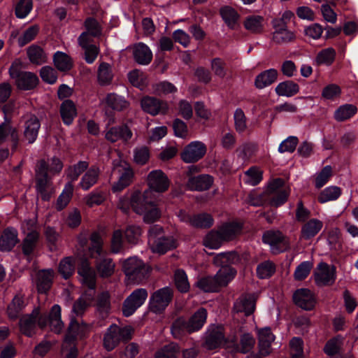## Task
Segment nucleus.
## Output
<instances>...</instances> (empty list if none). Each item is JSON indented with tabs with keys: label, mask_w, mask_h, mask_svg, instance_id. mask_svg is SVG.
I'll return each instance as SVG.
<instances>
[{
	"label": "nucleus",
	"mask_w": 358,
	"mask_h": 358,
	"mask_svg": "<svg viewBox=\"0 0 358 358\" xmlns=\"http://www.w3.org/2000/svg\"><path fill=\"white\" fill-rule=\"evenodd\" d=\"M175 284L181 292H187L189 289L187 276L183 270L178 269L175 273Z\"/></svg>",
	"instance_id": "nucleus-61"
},
{
	"label": "nucleus",
	"mask_w": 358,
	"mask_h": 358,
	"mask_svg": "<svg viewBox=\"0 0 358 358\" xmlns=\"http://www.w3.org/2000/svg\"><path fill=\"white\" fill-rule=\"evenodd\" d=\"M55 66L61 71H66L72 67L71 59L62 52H55L53 58Z\"/></svg>",
	"instance_id": "nucleus-50"
},
{
	"label": "nucleus",
	"mask_w": 358,
	"mask_h": 358,
	"mask_svg": "<svg viewBox=\"0 0 358 358\" xmlns=\"http://www.w3.org/2000/svg\"><path fill=\"white\" fill-rule=\"evenodd\" d=\"M188 323L183 317L176 320L171 329L172 336L176 339H180L188 333Z\"/></svg>",
	"instance_id": "nucleus-49"
},
{
	"label": "nucleus",
	"mask_w": 358,
	"mask_h": 358,
	"mask_svg": "<svg viewBox=\"0 0 358 358\" xmlns=\"http://www.w3.org/2000/svg\"><path fill=\"white\" fill-rule=\"evenodd\" d=\"M48 166L45 161H41L36 169V189L43 200H48L50 197L45 193V189L48 185Z\"/></svg>",
	"instance_id": "nucleus-20"
},
{
	"label": "nucleus",
	"mask_w": 358,
	"mask_h": 358,
	"mask_svg": "<svg viewBox=\"0 0 358 358\" xmlns=\"http://www.w3.org/2000/svg\"><path fill=\"white\" fill-rule=\"evenodd\" d=\"M26 305L27 303L23 296H15L8 307V317L11 319L17 318Z\"/></svg>",
	"instance_id": "nucleus-48"
},
{
	"label": "nucleus",
	"mask_w": 358,
	"mask_h": 358,
	"mask_svg": "<svg viewBox=\"0 0 358 358\" xmlns=\"http://www.w3.org/2000/svg\"><path fill=\"white\" fill-rule=\"evenodd\" d=\"M259 352L263 356L268 355L271 352V345L275 339L270 328L265 327L258 331Z\"/></svg>",
	"instance_id": "nucleus-24"
},
{
	"label": "nucleus",
	"mask_w": 358,
	"mask_h": 358,
	"mask_svg": "<svg viewBox=\"0 0 358 358\" xmlns=\"http://www.w3.org/2000/svg\"><path fill=\"white\" fill-rule=\"evenodd\" d=\"M114 74L112 66L106 62L99 64L97 69V80L102 86L108 85L112 83Z\"/></svg>",
	"instance_id": "nucleus-34"
},
{
	"label": "nucleus",
	"mask_w": 358,
	"mask_h": 358,
	"mask_svg": "<svg viewBox=\"0 0 358 358\" xmlns=\"http://www.w3.org/2000/svg\"><path fill=\"white\" fill-rule=\"evenodd\" d=\"M267 191L273 194L270 203L275 207L282 205L290 193L289 188L284 185V181L280 178H276L270 182Z\"/></svg>",
	"instance_id": "nucleus-11"
},
{
	"label": "nucleus",
	"mask_w": 358,
	"mask_h": 358,
	"mask_svg": "<svg viewBox=\"0 0 358 358\" xmlns=\"http://www.w3.org/2000/svg\"><path fill=\"white\" fill-rule=\"evenodd\" d=\"M255 343V338L251 334H244L241 338L240 345H238L236 341L231 340L227 348L231 349V352L247 353L253 348Z\"/></svg>",
	"instance_id": "nucleus-26"
},
{
	"label": "nucleus",
	"mask_w": 358,
	"mask_h": 358,
	"mask_svg": "<svg viewBox=\"0 0 358 358\" xmlns=\"http://www.w3.org/2000/svg\"><path fill=\"white\" fill-rule=\"evenodd\" d=\"M196 286L206 292H216L219 289L216 280L210 276L203 278L198 280Z\"/></svg>",
	"instance_id": "nucleus-64"
},
{
	"label": "nucleus",
	"mask_w": 358,
	"mask_h": 358,
	"mask_svg": "<svg viewBox=\"0 0 358 358\" xmlns=\"http://www.w3.org/2000/svg\"><path fill=\"white\" fill-rule=\"evenodd\" d=\"M148 296V292L144 288H138L133 291L124 302V315L126 317L131 315L145 303Z\"/></svg>",
	"instance_id": "nucleus-12"
},
{
	"label": "nucleus",
	"mask_w": 358,
	"mask_h": 358,
	"mask_svg": "<svg viewBox=\"0 0 358 358\" xmlns=\"http://www.w3.org/2000/svg\"><path fill=\"white\" fill-rule=\"evenodd\" d=\"M91 246L90 248V257L95 259L96 268L101 278H108L115 271V264L113 260L106 257L102 248V239L101 236L95 232L91 236Z\"/></svg>",
	"instance_id": "nucleus-3"
},
{
	"label": "nucleus",
	"mask_w": 358,
	"mask_h": 358,
	"mask_svg": "<svg viewBox=\"0 0 358 358\" xmlns=\"http://www.w3.org/2000/svg\"><path fill=\"white\" fill-rule=\"evenodd\" d=\"M149 188L143 193L136 192L132 197L131 203L134 210L143 217L145 222L150 223L157 220L161 212L157 207V198L154 192L162 193L169 187V180L161 170H154L147 177Z\"/></svg>",
	"instance_id": "nucleus-1"
},
{
	"label": "nucleus",
	"mask_w": 358,
	"mask_h": 358,
	"mask_svg": "<svg viewBox=\"0 0 358 358\" xmlns=\"http://www.w3.org/2000/svg\"><path fill=\"white\" fill-rule=\"evenodd\" d=\"M54 273L52 269H45L38 272L36 283L38 292L45 293L49 290L54 278Z\"/></svg>",
	"instance_id": "nucleus-30"
},
{
	"label": "nucleus",
	"mask_w": 358,
	"mask_h": 358,
	"mask_svg": "<svg viewBox=\"0 0 358 358\" xmlns=\"http://www.w3.org/2000/svg\"><path fill=\"white\" fill-rule=\"evenodd\" d=\"M105 199L104 192L98 190L92 192L84 198L85 203L90 207L101 205Z\"/></svg>",
	"instance_id": "nucleus-62"
},
{
	"label": "nucleus",
	"mask_w": 358,
	"mask_h": 358,
	"mask_svg": "<svg viewBox=\"0 0 358 358\" xmlns=\"http://www.w3.org/2000/svg\"><path fill=\"white\" fill-rule=\"evenodd\" d=\"M243 25L245 29L251 33H261L264 29L265 20L260 15H249L245 17Z\"/></svg>",
	"instance_id": "nucleus-33"
},
{
	"label": "nucleus",
	"mask_w": 358,
	"mask_h": 358,
	"mask_svg": "<svg viewBox=\"0 0 358 358\" xmlns=\"http://www.w3.org/2000/svg\"><path fill=\"white\" fill-rule=\"evenodd\" d=\"M86 34H81L78 38V43L85 50V59L88 64H92L97 57L99 50L95 45H88L85 43Z\"/></svg>",
	"instance_id": "nucleus-38"
},
{
	"label": "nucleus",
	"mask_w": 358,
	"mask_h": 358,
	"mask_svg": "<svg viewBox=\"0 0 358 358\" xmlns=\"http://www.w3.org/2000/svg\"><path fill=\"white\" fill-rule=\"evenodd\" d=\"M128 79L132 85L143 89L147 83V79L144 73L139 70H133L128 73Z\"/></svg>",
	"instance_id": "nucleus-58"
},
{
	"label": "nucleus",
	"mask_w": 358,
	"mask_h": 358,
	"mask_svg": "<svg viewBox=\"0 0 358 358\" xmlns=\"http://www.w3.org/2000/svg\"><path fill=\"white\" fill-rule=\"evenodd\" d=\"M75 271V262L72 257L63 259L59 264V272L61 275L67 279L72 275Z\"/></svg>",
	"instance_id": "nucleus-56"
},
{
	"label": "nucleus",
	"mask_w": 358,
	"mask_h": 358,
	"mask_svg": "<svg viewBox=\"0 0 358 358\" xmlns=\"http://www.w3.org/2000/svg\"><path fill=\"white\" fill-rule=\"evenodd\" d=\"M173 298V292L169 287H164L154 292L149 299L151 312L160 314L164 311Z\"/></svg>",
	"instance_id": "nucleus-9"
},
{
	"label": "nucleus",
	"mask_w": 358,
	"mask_h": 358,
	"mask_svg": "<svg viewBox=\"0 0 358 358\" xmlns=\"http://www.w3.org/2000/svg\"><path fill=\"white\" fill-rule=\"evenodd\" d=\"M132 136L133 134L131 129L124 124L110 127L105 134L106 139L111 143L117 141L126 143L132 138Z\"/></svg>",
	"instance_id": "nucleus-17"
},
{
	"label": "nucleus",
	"mask_w": 358,
	"mask_h": 358,
	"mask_svg": "<svg viewBox=\"0 0 358 358\" xmlns=\"http://www.w3.org/2000/svg\"><path fill=\"white\" fill-rule=\"evenodd\" d=\"M8 138L16 143L18 141V134L16 128L5 119V122L0 124V143Z\"/></svg>",
	"instance_id": "nucleus-42"
},
{
	"label": "nucleus",
	"mask_w": 358,
	"mask_h": 358,
	"mask_svg": "<svg viewBox=\"0 0 358 358\" xmlns=\"http://www.w3.org/2000/svg\"><path fill=\"white\" fill-rule=\"evenodd\" d=\"M255 300L254 295H243L235 302L234 309L237 313H243L245 315H249L255 310Z\"/></svg>",
	"instance_id": "nucleus-25"
},
{
	"label": "nucleus",
	"mask_w": 358,
	"mask_h": 358,
	"mask_svg": "<svg viewBox=\"0 0 358 358\" xmlns=\"http://www.w3.org/2000/svg\"><path fill=\"white\" fill-rule=\"evenodd\" d=\"M262 179V172L257 167H252L245 173L244 181L250 185H257Z\"/></svg>",
	"instance_id": "nucleus-60"
},
{
	"label": "nucleus",
	"mask_w": 358,
	"mask_h": 358,
	"mask_svg": "<svg viewBox=\"0 0 358 358\" xmlns=\"http://www.w3.org/2000/svg\"><path fill=\"white\" fill-rule=\"evenodd\" d=\"M206 152V147L201 141H193L187 145L181 153L182 159L186 163H192L201 159Z\"/></svg>",
	"instance_id": "nucleus-15"
},
{
	"label": "nucleus",
	"mask_w": 358,
	"mask_h": 358,
	"mask_svg": "<svg viewBox=\"0 0 358 358\" xmlns=\"http://www.w3.org/2000/svg\"><path fill=\"white\" fill-rule=\"evenodd\" d=\"M153 92L157 95L172 94L177 92V87L170 82L162 81L152 85Z\"/></svg>",
	"instance_id": "nucleus-59"
},
{
	"label": "nucleus",
	"mask_w": 358,
	"mask_h": 358,
	"mask_svg": "<svg viewBox=\"0 0 358 358\" xmlns=\"http://www.w3.org/2000/svg\"><path fill=\"white\" fill-rule=\"evenodd\" d=\"M50 325L52 331L59 334L63 328L64 323L61 319V307L55 304L50 310L48 318L40 315V310L36 308L30 315H25L20 320V329L22 334L31 336L38 325L41 328Z\"/></svg>",
	"instance_id": "nucleus-2"
},
{
	"label": "nucleus",
	"mask_w": 358,
	"mask_h": 358,
	"mask_svg": "<svg viewBox=\"0 0 358 358\" xmlns=\"http://www.w3.org/2000/svg\"><path fill=\"white\" fill-rule=\"evenodd\" d=\"M40 127V122L35 115H27L24 117V136L29 143L36 141Z\"/></svg>",
	"instance_id": "nucleus-22"
},
{
	"label": "nucleus",
	"mask_w": 358,
	"mask_h": 358,
	"mask_svg": "<svg viewBox=\"0 0 358 358\" xmlns=\"http://www.w3.org/2000/svg\"><path fill=\"white\" fill-rule=\"evenodd\" d=\"M105 102L109 107L116 110H122L129 106V103L124 97L116 94H109L105 98Z\"/></svg>",
	"instance_id": "nucleus-51"
},
{
	"label": "nucleus",
	"mask_w": 358,
	"mask_h": 358,
	"mask_svg": "<svg viewBox=\"0 0 358 358\" xmlns=\"http://www.w3.org/2000/svg\"><path fill=\"white\" fill-rule=\"evenodd\" d=\"M90 327L86 324L80 323L72 320L69 327L68 334L63 343V350H64L66 345L69 343H74L75 339L82 338L88 333Z\"/></svg>",
	"instance_id": "nucleus-18"
},
{
	"label": "nucleus",
	"mask_w": 358,
	"mask_h": 358,
	"mask_svg": "<svg viewBox=\"0 0 358 358\" xmlns=\"http://www.w3.org/2000/svg\"><path fill=\"white\" fill-rule=\"evenodd\" d=\"M100 171L99 168L92 167L88 169L81 178L79 183L80 187L83 190H87L96 183L99 176Z\"/></svg>",
	"instance_id": "nucleus-37"
},
{
	"label": "nucleus",
	"mask_w": 358,
	"mask_h": 358,
	"mask_svg": "<svg viewBox=\"0 0 358 358\" xmlns=\"http://www.w3.org/2000/svg\"><path fill=\"white\" fill-rule=\"evenodd\" d=\"M323 227V222L313 218L306 222L301 227V238L309 240L315 236Z\"/></svg>",
	"instance_id": "nucleus-28"
},
{
	"label": "nucleus",
	"mask_w": 358,
	"mask_h": 358,
	"mask_svg": "<svg viewBox=\"0 0 358 358\" xmlns=\"http://www.w3.org/2000/svg\"><path fill=\"white\" fill-rule=\"evenodd\" d=\"M73 192V185L71 182H67L57 201V208L58 210H62L68 205L72 197Z\"/></svg>",
	"instance_id": "nucleus-54"
},
{
	"label": "nucleus",
	"mask_w": 358,
	"mask_h": 358,
	"mask_svg": "<svg viewBox=\"0 0 358 358\" xmlns=\"http://www.w3.org/2000/svg\"><path fill=\"white\" fill-rule=\"evenodd\" d=\"M224 241L220 231H211L203 239V245L210 249H218Z\"/></svg>",
	"instance_id": "nucleus-52"
},
{
	"label": "nucleus",
	"mask_w": 358,
	"mask_h": 358,
	"mask_svg": "<svg viewBox=\"0 0 358 358\" xmlns=\"http://www.w3.org/2000/svg\"><path fill=\"white\" fill-rule=\"evenodd\" d=\"M263 242L270 246L273 253L287 250L290 247L289 239L279 231L270 230L263 234Z\"/></svg>",
	"instance_id": "nucleus-10"
},
{
	"label": "nucleus",
	"mask_w": 358,
	"mask_h": 358,
	"mask_svg": "<svg viewBox=\"0 0 358 358\" xmlns=\"http://www.w3.org/2000/svg\"><path fill=\"white\" fill-rule=\"evenodd\" d=\"M207 311L205 308H199L188 320V334L199 331L206 322Z\"/></svg>",
	"instance_id": "nucleus-29"
},
{
	"label": "nucleus",
	"mask_w": 358,
	"mask_h": 358,
	"mask_svg": "<svg viewBox=\"0 0 358 358\" xmlns=\"http://www.w3.org/2000/svg\"><path fill=\"white\" fill-rule=\"evenodd\" d=\"M242 226L237 222H230L223 224L219 229L224 241H229L236 237L241 231Z\"/></svg>",
	"instance_id": "nucleus-45"
},
{
	"label": "nucleus",
	"mask_w": 358,
	"mask_h": 358,
	"mask_svg": "<svg viewBox=\"0 0 358 358\" xmlns=\"http://www.w3.org/2000/svg\"><path fill=\"white\" fill-rule=\"evenodd\" d=\"M357 111V108L353 104H343L334 112V118L338 122H343L351 118Z\"/></svg>",
	"instance_id": "nucleus-44"
},
{
	"label": "nucleus",
	"mask_w": 358,
	"mask_h": 358,
	"mask_svg": "<svg viewBox=\"0 0 358 358\" xmlns=\"http://www.w3.org/2000/svg\"><path fill=\"white\" fill-rule=\"evenodd\" d=\"M133 55L135 61L141 65L148 64L152 59L151 50L143 43H138L133 47Z\"/></svg>",
	"instance_id": "nucleus-27"
},
{
	"label": "nucleus",
	"mask_w": 358,
	"mask_h": 358,
	"mask_svg": "<svg viewBox=\"0 0 358 358\" xmlns=\"http://www.w3.org/2000/svg\"><path fill=\"white\" fill-rule=\"evenodd\" d=\"M132 329L130 326L120 328L117 324H112L103 336V347L108 350H113L121 341L131 338Z\"/></svg>",
	"instance_id": "nucleus-8"
},
{
	"label": "nucleus",
	"mask_w": 358,
	"mask_h": 358,
	"mask_svg": "<svg viewBox=\"0 0 358 358\" xmlns=\"http://www.w3.org/2000/svg\"><path fill=\"white\" fill-rule=\"evenodd\" d=\"M213 224V219L210 214L201 213L192 216L191 226L199 228L210 227Z\"/></svg>",
	"instance_id": "nucleus-57"
},
{
	"label": "nucleus",
	"mask_w": 358,
	"mask_h": 358,
	"mask_svg": "<svg viewBox=\"0 0 358 358\" xmlns=\"http://www.w3.org/2000/svg\"><path fill=\"white\" fill-rule=\"evenodd\" d=\"M88 167V164L86 162L81 161L73 166L69 167L66 171V175L71 181L76 180L80 175L84 172Z\"/></svg>",
	"instance_id": "nucleus-63"
},
{
	"label": "nucleus",
	"mask_w": 358,
	"mask_h": 358,
	"mask_svg": "<svg viewBox=\"0 0 358 358\" xmlns=\"http://www.w3.org/2000/svg\"><path fill=\"white\" fill-rule=\"evenodd\" d=\"M180 350V346L176 343H170L156 350L155 358H177Z\"/></svg>",
	"instance_id": "nucleus-39"
},
{
	"label": "nucleus",
	"mask_w": 358,
	"mask_h": 358,
	"mask_svg": "<svg viewBox=\"0 0 358 358\" xmlns=\"http://www.w3.org/2000/svg\"><path fill=\"white\" fill-rule=\"evenodd\" d=\"M94 297V293L86 292L74 303L73 311L76 315H80L85 308L90 306Z\"/></svg>",
	"instance_id": "nucleus-47"
},
{
	"label": "nucleus",
	"mask_w": 358,
	"mask_h": 358,
	"mask_svg": "<svg viewBox=\"0 0 358 358\" xmlns=\"http://www.w3.org/2000/svg\"><path fill=\"white\" fill-rule=\"evenodd\" d=\"M22 64L19 59L14 61L9 69V74L15 80L17 87L23 90H29L34 88L38 78L36 74L29 71H22Z\"/></svg>",
	"instance_id": "nucleus-7"
},
{
	"label": "nucleus",
	"mask_w": 358,
	"mask_h": 358,
	"mask_svg": "<svg viewBox=\"0 0 358 358\" xmlns=\"http://www.w3.org/2000/svg\"><path fill=\"white\" fill-rule=\"evenodd\" d=\"M213 183V178L209 175H199L191 177L187 182V187L192 191H203L209 189Z\"/></svg>",
	"instance_id": "nucleus-23"
},
{
	"label": "nucleus",
	"mask_w": 358,
	"mask_h": 358,
	"mask_svg": "<svg viewBox=\"0 0 358 358\" xmlns=\"http://www.w3.org/2000/svg\"><path fill=\"white\" fill-rule=\"evenodd\" d=\"M60 113L64 122L68 125L72 123L77 114L76 106L71 100H66L62 103Z\"/></svg>",
	"instance_id": "nucleus-40"
},
{
	"label": "nucleus",
	"mask_w": 358,
	"mask_h": 358,
	"mask_svg": "<svg viewBox=\"0 0 358 358\" xmlns=\"http://www.w3.org/2000/svg\"><path fill=\"white\" fill-rule=\"evenodd\" d=\"M148 243L152 251L160 255L176 247L175 240L172 237H165L163 234V229L159 225H154L150 227L148 234Z\"/></svg>",
	"instance_id": "nucleus-6"
},
{
	"label": "nucleus",
	"mask_w": 358,
	"mask_h": 358,
	"mask_svg": "<svg viewBox=\"0 0 358 358\" xmlns=\"http://www.w3.org/2000/svg\"><path fill=\"white\" fill-rule=\"evenodd\" d=\"M275 90L279 96L290 97L299 92V87L296 83L289 80L279 83Z\"/></svg>",
	"instance_id": "nucleus-41"
},
{
	"label": "nucleus",
	"mask_w": 358,
	"mask_h": 358,
	"mask_svg": "<svg viewBox=\"0 0 358 358\" xmlns=\"http://www.w3.org/2000/svg\"><path fill=\"white\" fill-rule=\"evenodd\" d=\"M122 270L127 285H139L148 278L151 268L141 259L131 257L122 262Z\"/></svg>",
	"instance_id": "nucleus-4"
},
{
	"label": "nucleus",
	"mask_w": 358,
	"mask_h": 358,
	"mask_svg": "<svg viewBox=\"0 0 358 358\" xmlns=\"http://www.w3.org/2000/svg\"><path fill=\"white\" fill-rule=\"evenodd\" d=\"M274 31L272 34V41L278 45L289 43L295 39V34L293 31L287 29V27L273 26Z\"/></svg>",
	"instance_id": "nucleus-31"
},
{
	"label": "nucleus",
	"mask_w": 358,
	"mask_h": 358,
	"mask_svg": "<svg viewBox=\"0 0 358 358\" xmlns=\"http://www.w3.org/2000/svg\"><path fill=\"white\" fill-rule=\"evenodd\" d=\"M17 241V231L13 228H8L0 239V249L3 251H9L15 245Z\"/></svg>",
	"instance_id": "nucleus-35"
},
{
	"label": "nucleus",
	"mask_w": 358,
	"mask_h": 358,
	"mask_svg": "<svg viewBox=\"0 0 358 358\" xmlns=\"http://www.w3.org/2000/svg\"><path fill=\"white\" fill-rule=\"evenodd\" d=\"M314 278L317 286L332 285L336 280L334 267L324 262L320 263L314 272Z\"/></svg>",
	"instance_id": "nucleus-14"
},
{
	"label": "nucleus",
	"mask_w": 358,
	"mask_h": 358,
	"mask_svg": "<svg viewBox=\"0 0 358 358\" xmlns=\"http://www.w3.org/2000/svg\"><path fill=\"white\" fill-rule=\"evenodd\" d=\"M229 343L230 341L224 340L222 329L220 327H215L209 330L206 338L204 347L207 350H214L223 345L227 348V345Z\"/></svg>",
	"instance_id": "nucleus-21"
},
{
	"label": "nucleus",
	"mask_w": 358,
	"mask_h": 358,
	"mask_svg": "<svg viewBox=\"0 0 358 358\" xmlns=\"http://www.w3.org/2000/svg\"><path fill=\"white\" fill-rule=\"evenodd\" d=\"M220 15L229 28L231 29L236 28L240 16L234 8L224 6L220 9Z\"/></svg>",
	"instance_id": "nucleus-36"
},
{
	"label": "nucleus",
	"mask_w": 358,
	"mask_h": 358,
	"mask_svg": "<svg viewBox=\"0 0 358 358\" xmlns=\"http://www.w3.org/2000/svg\"><path fill=\"white\" fill-rule=\"evenodd\" d=\"M142 234L141 228L135 224L128 225L124 231L127 241L131 244H136L140 241Z\"/></svg>",
	"instance_id": "nucleus-55"
},
{
	"label": "nucleus",
	"mask_w": 358,
	"mask_h": 358,
	"mask_svg": "<svg viewBox=\"0 0 358 358\" xmlns=\"http://www.w3.org/2000/svg\"><path fill=\"white\" fill-rule=\"evenodd\" d=\"M293 299L296 305L304 310H311L315 305L313 293L306 288L297 289L293 295Z\"/></svg>",
	"instance_id": "nucleus-19"
},
{
	"label": "nucleus",
	"mask_w": 358,
	"mask_h": 358,
	"mask_svg": "<svg viewBox=\"0 0 358 358\" xmlns=\"http://www.w3.org/2000/svg\"><path fill=\"white\" fill-rule=\"evenodd\" d=\"M236 271L230 266L221 268L213 277L219 287L227 285L235 276Z\"/></svg>",
	"instance_id": "nucleus-43"
},
{
	"label": "nucleus",
	"mask_w": 358,
	"mask_h": 358,
	"mask_svg": "<svg viewBox=\"0 0 358 358\" xmlns=\"http://www.w3.org/2000/svg\"><path fill=\"white\" fill-rule=\"evenodd\" d=\"M341 189L336 186H329L321 192L318 201L324 203L330 201L336 200L341 195Z\"/></svg>",
	"instance_id": "nucleus-53"
},
{
	"label": "nucleus",
	"mask_w": 358,
	"mask_h": 358,
	"mask_svg": "<svg viewBox=\"0 0 358 358\" xmlns=\"http://www.w3.org/2000/svg\"><path fill=\"white\" fill-rule=\"evenodd\" d=\"M112 177L116 180L112 186L113 192H120L131 183L134 171L130 164L120 157L113 162Z\"/></svg>",
	"instance_id": "nucleus-5"
},
{
	"label": "nucleus",
	"mask_w": 358,
	"mask_h": 358,
	"mask_svg": "<svg viewBox=\"0 0 358 358\" xmlns=\"http://www.w3.org/2000/svg\"><path fill=\"white\" fill-rule=\"evenodd\" d=\"M78 273L80 282L89 288L87 292L94 293L96 275L87 259H80L78 267Z\"/></svg>",
	"instance_id": "nucleus-13"
},
{
	"label": "nucleus",
	"mask_w": 358,
	"mask_h": 358,
	"mask_svg": "<svg viewBox=\"0 0 358 358\" xmlns=\"http://www.w3.org/2000/svg\"><path fill=\"white\" fill-rule=\"evenodd\" d=\"M277 78V70L269 69L257 76L255 80V85L258 89H264L275 83Z\"/></svg>",
	"instance_id": "nucleus-32"
},
{
	"label": "nucleus",
	"mask_w": 358,
	"mask_h": 358,
	"mask_svg": "<svg viewBox=\"0 0 358 358\" xmlns=\"http://www.w3.org/2000/svg\"><path fill=\"white\" fill-rule=\"evenodd\" d=\"M27 52L30 62L33 64L40 65L47 61L46 54L38 45H31L27 48Z\"/></svg>",
	"instance_id": "nucleus-46"
},
{
	"label": "nucleus",
	"mask_w": 358,
	"mask_h": 358,
	"mask_svg": "<svg viewBox=\"0 0 358 358\" xmlns=\"http://www.w3.org/2000/svg\"><path fill=\"white\" fill-rule=\"evenodd\" d=\"M143 111L152 115L165 114L169 110L168 103L155 97L145 96L141 101Z\"/></svg>",
	"instance_id": "nucleus-16"
}]
</instances>
